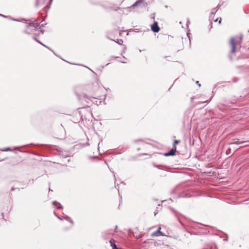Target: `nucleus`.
<instances>
[{"label": "nucleus", "instance_id": "nucleus-1", "mask_svg": "<svg viewBox=\"0 0 249 249\" xmlns=\"http://www.w3.org/2000/svg\"><path fill=\"white\" fill-rule=\"evenodd\" d=\"M74 92L79 100L82 101L84 99L88 103H89V101H92L91 99L97 98L88 94L92 92L91 86H76L74 89Z\"/></svg>", "mask_w": 249, "mask_h": 249}, {"label": "nucleus", "instance_id": "nucleus-2", "mask_svg": "<svg viewBox=\"0 0 249 249\" xmlns=\"http://www.w3.org/2000/svg\"><path fill=\"white\" fill-rule=\"evenodd\" d=\"M243 36H241L238 40H235V38L232 37L230 39V44L231 46V53H233L235 51L236 45L239 44L240 46L241 45Z\"/></svg>", "mask_w": 249, "mask_h": 249}, {"label": "nucleus", "instance_id": "nucleus-3", "mask_svg": "<svg viewBox=\"0 0 249 249\" xmlns=\"http://www.w3.org/2000/svg\"><path fill=\"white\" fill-rule=\"evenodd\" d=\"M147 3L146 2L144 1V0H138L136 1L131 7L130 8H134L137 6L140 7H145L147 5Z\"/></svg>", "mask_w": 249, "mask_h": 249}, {"label": "nucleus", "instance_id": "nucleus-4", "mask_svg": "<svg viewBox=\"0 0 249 249\" xmlns=\"http://www.w3.org/2000/svg\"><path fill=\"white\" fill-rule=\"evenodd\" d=\"M40 26V23L38 22H31L27 25V27L31 29V31L36 30V29Z\"/></svg>", "mask_w": 249, "mask_h": 249}, {"label": "nucleus", "instance_id": "nucleus-5", "mask_svg": "<svg viewBox=\"0 0 249 249\" xmlns=\"http://www.w3.org/2000/svg\"><path fill=\"white\" fill-rule=\"evenodd\" d=\"M151 28L152 31L154 33H158L160 30L158 22L155 21L154 22L153 24L151 25Z\"/></svg>", "mask_w": 249, "mask_h": 249}, {"label": "nucleus", "instance_id": "nucleus-6", "mask_svg": "<svg viewBox=\"0 0 249 249\" xmlns=\"http://www.w3.org/2000/svg\"><path fill=\"white\" fill-rule=\"evenodd\" d=\"M177 149V146H173V148L168 152L165 153L163 155L165 157H168L171 156H174L175 155V153Z\"/></svg>", "mask_w": 249, "mask_h": 249}, {"label": "nucleus", "instance_id": "nucleus-7", "mask_svg": "<svg viewBox=\"0 0 249 249\" xmlns=\"http://www.w3.org/2000/svg\"><path fill=\"white\" fill-rule=\"evenodd\" d=\"M160 229L161 228L160 227L157 231L151 234V236H159L160 235L164 236L163 233L160 231Z\"/></svg>", "mask_w": 249, "mask_h": 249}, {"label": "nucleus", "instance_id": "nucleus-8", "mask_svg": "<svg viewBox=\"0 0 249 249\" xmlns=\"http://www.w3.org/2000/svg\"><path fill=\"white\" fill-rule=\"evenodd\" d=\"M53 204L56 206L58 209H61L63 208L62 206L58 202L53 201Z\"/></svg>", "mask_w": 249, "mask_h": 249}, {"label": "nucleus", "instance_id": "nucleus-9", "mask_svg": "<svg viewBox=\"0 0 249 249\" xmlns=\"http://www.w3.org/2000/svg\"><path fill=\"white\" fill-rule=\"evenodd\" d=\"M217 10L218 9L217 8H215L212 10L211 12V15L210 16V18H213L212 16H213V15H214L216 13Z\"/></svg>", "mask_w": 249, "mask_h": 249}, {"label": "nucleus", "instance_id": "nucleus-10", "mask_svg": "<svg viewBox=\"0 0 249 249\" xmlns=\"http://www.w3.org/2000/svg\"><path fill=\"white\" fill-rule=\"evenodd\" d=\"M110 243L111 245V246L112 248V249H119V248H118L116 246V245L114 243L113 241L110 240Z\"/></svg>", "mask_w": 249, "mask_h": 249}, {"label": "nucleus", "instance_id": "nucleus-11", "mask_svg": "<svg viewBox=\"0 0 249 249\" xmlns=\"http://www.w3.org/2000/svg\"><path fill=\"white\" fill-rule=\"evenodd\" d=\"M32 38L34 40H35L37 42H38V43L41 44L43 46H45V45H44L43 43H42L39 40H38L36 36V35H33V36H32Z\"/></svg>", "mask_w": 249, "mask_h": 249}, {"label": "nucleus", "instance_id": "nucleus-12", "mask_svg": "<svg viewBox=\"0 0 249 249\" xmlns=\"http://www.w3.org/2000/svg\"><path fill=\"white\" fill-rule=\"evenodd\" d=\"M0 151L4 152V151H12V149L10 147H5L3 148H0Z\"/></svg>", "mask_w": 249, "mask_h": 249}, {"label": "nucleus", "instance_id": "nucleus-13", "mask_svg": "<svg viewBox=\"0 0 249 249\" xmlns=\"http://www.w3.org/2000/svg\"><path fill=\"white\" fill-rule=\"evenodd\" d=\"M64 219H65L68 221H69L71 224H73V222L72 220L70 218V217L66 216L64 218H63Z\"/></svg>", "mask_w": 249, "mask_h": 249}, {"label": "nucleus", "instance_id": "nucleus-14", "mask_svg": "<svg viewBox=\"0 0 249 249\" xmlns=\"http://www.w3.org/2000/svg\"><path fill=\"white\" fill-rule=\"evenodd\" d=\"M115 42L119 45H122L123 43V40L121 39H120L117 40V41H115Z\"/></svg>", "mask_w": 249, "mask_h": 249}, {"label": "nucleus", "instance_id": "nucleus-15", "mask_svg": "<svg viewBox=\"0 0 249 249\" xmlns=\"http://www.w3.org/2000/svg\"><path fill=\"white\" fill-rule=\"evenodd\" d=\"M119 7L117 6H114V7H110V9H112L114 11H117L118 9H119Z\"/></svg>", "mask_w": 249, "mask_h": 249}, {"label": "nucleus", "instance_id": "nucleus-16", "mask_svg": "<svg viewBox=\"0 0 249 249\" xmlns=\"http://www.w3.org/2000/svg\"><path fill=\"white\" fill-rule=\"evenodd\" d=\"M180 142V140H175L174 142L173 146H176V144L179 143Z\"/></svg>", "mask_w": 249, "mask_h": 249}, {"label": "nucleus", "instance_id": "nucleus-17", "mask_svg": "<svg viewBox=\"0 0 249 249\" xmlns=\"http://www.w3.org/2000/svg\"><path fill=\"white\" fill-rule=\"evenodd\" d=\"M142 142V144H147L146 143L144 142H143V141H142V140H141V139H140V140H135V142Z\"/></svg>", "mask_w": 249, "mask_h": 249}, {"label": "nucleus", "instance_id": "nucleus-18", "mask_svg": "<svg viewBox=\"0 0 249 249\" xmlns=\"http://www.w3.org/2000/svg\"><path fill=\"white\" fill-rule=\"evenodd\" d=\"M54 214H55V216H56L60 220H64V218H61V217H60L59 216H58L55 212H54Z\"/></svg>", "mask_w": 249, "mask_h": 249}, {"label": "nucleus", "instance_id": "nucleus-19", "mask_svg": "<svg viewBox=\"0 0 249 249\" xmlns=\"http://www.w3.org/2000/svg\"><path fill=\"white\" fill-rule=\"evenodd\" d=\"M231 153V149L229 148L228 150L226 151V154L229 155Z\"/></svg>", "mask_w": 249, "mask_h": 249}, {"label": "nucleus", "instance_id": "nucleus-20", "mask_svg": "<svg viewBox=\"0 0 249 249\" xmlns=\"http://www.w3.org/2000/svg\"><path fill=\"white\" fill-rule=\"evenodd\" d=\"M24 33L26 34H28V35H30L31 33L30 32H29L27 30H25L24 31Z\"/></svg>", "mask_w": 249, "mask_h": 249}, {"label": "nucleus", "instance_id": "nucleus-21", "mask_svg": "<svg viewBox=\"0 0 249 249\" xmlns=\"http://www.w3.org/2000/svg\"><path fill=\"white\" fill-rule=\"evenodd\" d=\"M39 5V0H36V6H38Z\"/></svg>", "mask_w": 249, "mask_h": 249}, {"label": "nucleus", "instance_id": "nucleus-22", "mask_svg": "<svg viewBox=\"0 0 249 249\" xmlns=\"http://www.w3.org/2000/svg\"><path fill=\"white\" fill-rule=\"evenodd\" d=\"M107 38L110 40H112V41H115V40L113 39H111L110 38V37H109L108 36H107Z\"/></svg>", "mask_w": 249, "mask_h": 249}, {"label": "nucleus", "instance_id": "nucleus-23", "mask_svg": "<svg viewBox=\"0 0 249 249\" xmlns=\"http://www.w3.org/2000/svg\"><path fill=\"white\" fill-rule=\"evenodd\" d=\"M196 84H197L199 87H200L201 85L199 83V81H196Z\"/></svg>", "mask_w": 249, "mask_h": 249}, {"label": "nucleus", "instance_id": "nucleus-24", "mask_svg": "<svg viewBox=\"0 0 249 249\" xmlns=\"http://www.w3.org/2000/svg\"><path fill=\"white\" fill-rule=\"evenodd\" d=\"M151 18H153V19H154L155 18V16H154V14H153L152 16H151Z\"/></svg>", "mask_w": 249, "mask_h": 249}, {"label": "nucleus", "instance_id": "nucleus-25", "mask_svg": "<svg viewBox=\"0 0 249 249\" xmlns=\"http://www.w3.org/2000/svg\"><path fill=\"white\" fill-rule=\"evenodd\" d=\"M44 46H45L46 47H47V48H48L49 49L51 50L52 52H53V50H51L49 47H47V46L45 45Z\"/></svg>", "mask_w": 249, "mask_h": 249}, {"label": "nucleus", "instance_id": "nucleus-26", "mask_svg": "<svg viewBox=\"0 0 249 249\" xmlns=\"http://www.w3.org/2000/svg\"><path fill=\"white\" fill-rule=\"evenodd\" d=\"M44 46H45L46 47H47V48H48L49 49L51 50L52 52H53V50H51L49 47H47V46L45 45Z\"/></svg>", "mask_w": 249, "mask_h": 249}, {"label": "nucleus", "instance_id": "nucleus-27", "mask_svg": "<svg viewBox=\"0 0 249 249\" xmlns=\"http://www.w3.org/2000/svg\"><path fill=\"white\" fill-rule=\"evenodd\" d=\"M235 143H237V142H231V143H230V144H235Z\"/></svg>", "mask_w": 249, "mask_h": 249}, {"label": "nucleus", "instance_id": "nucleus-28", "mask_svg": "<svg viewBox=\"0 0 249 249\" xmlns=\"http://www.w3.org/2000/svg\"><path fill=\"white\" fill-rule=\"evenodd\" d=\"M15 190V188L14 187H12V188H11V190H12V191H14Z\"/></svg>", "mask_w": 249, "mask_h": 249}, {"label": "nucleus", "instance_id": "nucleus-29", "mask_svg": "<svg viewBox=\"0 0 249 249\" xmlns=\"http://www.w3.org/2000/svg\"><path fill=\"white\" fill-rule=\"evenodd\" d=\"M221 18H220V19H219V24H220V23H221Z\"/></svg>", "mask_w": 249, "mask_h": 249}, {"label": "nucleus", "instance_id": "nucleus-30", "mask_svg": "<svg viewBox=\"0 0 249 249\" xmlns=\"http://www.w3.org/2000/svg\"><path fill=\"white\" fill-rule=\"evenodd\" d=\"M124 32V31H121L120 32V35H121L122 34V33Z\"/></svg>", "mask_w": 249, "mask_h": 249}, {"label": "nucleus", "instance_id": "nucleus-31", "mask_svg": "<svg viewBox=\"0 0 249 249\" xmlns=\"http://www.w3.org/2000/svg\"><path fill=\"white\" fill-rule=\"evenodd\" d=\"M120 62H121V63H126V62H125V61H120Z\"/></svg>", "mask_w": 249, "mask_h": 249}, {"label": "nucleus", "instance_id": "nucleus-32", "mask_svg": "<svg viewBox=\"0 0 249 249\" xmlns=\"http://www.w3.org/2000/svg\"><path fill=\"white\" fill-rule=\"evenodd\" d=\"M0 16L4 17V18H6V16H4V15H1V14H0Z\"/></svg>", "mask_w": 249, "mask_h": 249}, {"label": "nucleus", "instance_id": "nucleus-33", "mask_svg": "<svg viewBox=\"0 0 249 249\" xmlns=\"http://www.w3.org/2000/svg\"><path fill=\"white\" fill-rule=\"evenodd\" d=\"M187 23H188V24H189V23H190V21H189V19H187Z\"/></svg>", "mask_w": 249, "mask_h": 249}, {"label": "nucleus", "instance_id": "nucleus-34", "mask_svg": "<svg viewBox=\"0 0 249 249\" xmlns=\"http://www.w3.org/2000/svg\"><path fill=\"white\" fill-rule=\"evenodd\" d=\"M218 18H216V19L214 20L215 22L217 21L218 20Z\"/></svg>", "mask_w": 249, "mask_h": 249}, {"label": "nucleus", "instance_id": "nucleus-35", "mask_svg": "<svg viewBox=\"0 0 249 249\" xmlns=\"http://www.w3.org/2000/svg\"><path fill=\"white\" fill-rule=\"evenodd\" d=\"M40 32H41L42 34H43V33H44V31L43 30H41Z\"/></svg>", "mask_w": 249, "mask_h": 249}, {"label": "nucleus", "instance_id": "nucleus-36", "mask_svg": "<svg viewBox=\"0 0 249 249\" xmlns=\"http://www.w3.org/2000/svg\"><path fill=\"white\" fill-rule=\"evenodd\" d=\"M157 212H155L154 213V215H156L157 214Z\"/></svg>", "mask_w": 249, "mask_h": 249}, {"label": "nucleus", "instance_id": "nucleus-37", "mask_svg": "<svg viewBox=\"0 0 249 249\" xmlns=\"http://www.w3.org/2000/svg\"><path fill=\"white\" fill-rule=\"evenodd\" d=\"M12 20H15V21H18V20L14 19H12Z\"/></svg>", "mask_w": 249, "mask_h": 249}, {"label": "nucleus", "instance_id": "nucleus-38", "mask_svg": "<svg viewBox=\"0 0 249 249\" xmlns=\"http://www.w3.org/2000/svg\"><path fill=\"white\" fill-rule=\"evenodd\" d=\"M140 150V148H138L137 149V150H138V151H139Z\"/></svg>", "mask_w": 249, "mask_h": 249}, {"label": "nucleus", "instance_id": "nucleus-39", "mask_svg": "<svg viewBox=\"0 0 249 249\" xmlns=\"http://www.w3.org/2000/svg\"><path fill=\"white\" fill-rule=\"evenodd\" d=\"M44 24H41V26H44Z\"/></svg>", "mask_w": 249, "mask_h": 249}, {"label": "nucleus", "instance_id": "nucleus-40", "mask_svg": "<svg viewBox=\"0 0 249 249\" xmlns=\"http://www.w3.org/2000/svg\"><path fill=\"white\" fill-rule=\"evenodd\" d=\"M224 240L227 241V238H225V239H224Z\"/></svg>", "mask_w": 249, "mask_h": 249}, {"label": "nucleus", "instance_id": "nucleus-41", "mask_svg": "<svg viewBox=\"0 0 249 249\" xmlns=\"http://www.w3.org/2000/svg\"><path fill=\"white\" fill-rule=\"evenodd\" d=\"M4 159H0V161L3 160Z\"/></svg>", "mask_w": 249, "mask_h": 249}, {"label": "nucleus", "instance_id": "nucleus-42", "mask_svg": "<svg viewBox=\"0 0 249 249\" xmlns=\"http://www.w3.org/2000/svg\"><path fill=\"white\" fill-rule=\"evenodd\" d=\"M70 161V159L68 160V161L69 162Z\"/></svg>", "mask_w": 249, "mask_h": 249}, {"label": "nucleus", "instance_id": "nucleus-43", "mask_svg": "<svg viewBox=\"0 0 249 249\" xmlns=\"http://www.w3.org/2000/svg\"><path fill=\"white\" fill-rule=\"evenodd\" d=\"M173 212H174V209H173L172 208L171 209Z\"/></svg>", "mask_w": 249, "mask_h": 249}, {"label": "nucleus", "instance_id": "nucleus-44", "mask_svg": "<svg viewBox=\"0 0 249 249\" xmlns=\"http://www.w3.org/2000/svg\"><path fill=\"white\" fill-rule=\"evenodd\" d=\"M53 0H50V3L52 2Z\"/></svg>", "mask_w": 249, "mask_h": 249}, {"label": "nucleus", "instance_id": "nucleus-45", "mask_svg": "<svg viewBox=\"0 0 249 249\" xmlns=\"http://www.w3.org/2000/svg\"><path fill=\"white\" fill-rule=\"evenodd\" d=\"M52 191L50 188H49V191Z\"/></svg>", "mask_w": 249, "mask_h": 249}, {"label": "nucleus", "instance_id": "nucleus-46", "mask_svg": "<svg viewBox=\"0 0 249 249\" xmlns=\"http://www.w3.org/2000/svg\"><path fill=\"white\" fill-rule=\"evenodd\" d=\"M248 32L249 33V30L248 31Z\"/></svg>", "mask_w": 249, "mask_h": 249}]
</instances>
